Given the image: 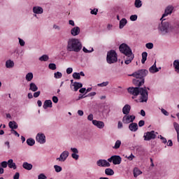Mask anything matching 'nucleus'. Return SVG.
I'll use <instances>...</instances> for the list:
<instances>
[{"instance_id": "1", "label": "nucleus", "mask_w": 179, "mask_h": 179, "mask_svg": "<svg viewBox=\"0 0 179 179\" xmlns=\"http://www.w3.org/2000/svg\"><path fill=\"white\" fill-rule=\"evenodd\" d=\"M173 6H167L166 8L165 9L164 13L162 15V17H161L160 19L162 22H161V25L159 27V30L161 33H162L163 34H166L173 31H177V30L179 29L178 24H173L169 22L164 21L166 20L164 17L171 14V13H173Z\"/></svg>"}, {"instance_id": "2", "label": "nucleus", "mask_w": 179, "mask_h": 179, "mask_svg": "<svg viewBox=\"0 0 179 179\" xmlns=\"http://www.w3.org/2000/svg\"><path fill=\"white\" fill-rule=\"evenodd\" d=\"M146 89L149 90V87L146 88V87H130L127 88V92H129V93H130V94L135 96L140 94L141 95V102H146L148 100V92L147 91Z\"/></svg>"}, {"instance_id": "3", "label": "nucleus", "mask_w": 179, "mask_h": 179, "mask_svg": "<svg viewBox=\"0 0 179 179\" xmlns=\"http://www.w3.org/2000/svg\"><path fill=\"white\" fill-rule=\"evenodd\" d=\"M148 74V71L145 69L138 70L133 74H131L130 76L136 78L133 79V84L138 87H141L144 84V78Z\"/></svg>"}, {"instance_id": "4", "label": "nucleus", "mask_w": 179, "mask_h": 179, "mask_svg": "<svg viewBox=\"0 0 179 179\" xmlns=\"http://www.w3.org/2000/svg\"><path fill=\"white\" fill-rule=\"evenodd\" d=\"M82 49V43L78 38H72L68 40L66 43V51L80 52Z\"/></svg>"}, {"instance_id": "5", "label": "nucleus", "mask_w": 179, "mask_h": 179, "mask_svg": "<svg viewBox=\"0 0 179 179\" xmlns=\"http://www.w3.org/2000/svg\"><path fill=\"white\" fill-rule=\"evenodd\" d=\"M106 61H108L109 64H115L117 62V54L114 50H111L108 52Z\"/></svg>"}, {"instance_id": "6", "label": "nucleus", "mask_w": 179, "mask_h": 179, "mask_svg": "<svg viewBox=\"0 0 179 179\" xmlns=\"http://www.w3.org/2000/svg\"><path fill=\"white\" fill-rule=\"evenodd\" d=\"M120 51L122 54H124L126 56H131L134 55L132 54V50H131L130 47L128 46L126 43H122V45H120Z\"/></svg>"}, {"instance_id": "7", "label": "nucleus", "mask_w": 179, "mask_h": 179, "mask_svg": "<svg viewBox=\"0 0 179 179\" xmlns=\"http://www.w3.org/2000/svg\"><path fill=\"white\" fill-rule=\"evenodd\" d=\"M108 161L110 163L113 162V165H119L122 162V158L119 155H113L108 158Z\"/></svg>"}, {"instance_id": "8", "label": "nucleus", "mask_w": 179, "mask_h": 179, "mask_svg": "<svg viewBox=\"0 0 179 179\" xmlns=\"http://www.w3.org/2000/svg\"><path fill=\"white\" fill-rule=\"evenodd\" d=\"M155 133V131H147V133H145L143 136L144 141H149L155 139L156 134Z\"/></svg>"}, {"instance_id": "9", "label": "nucleus", "mask_w": 179, "mask_h": 179, "mask_svg": "<svg viewBox=\"0 0 179 179\" xmlns=\"http://www.w3.org/2000/svg\"><path fill=\"white\" fill-rule=\"evenodd\" d=\"M136 117L135 115H126L122 117V123L124 124H128L129 123H133V122L135 120Z\"/></svg>"}, {"instance_id": "10", "label": "nucleus", "mask_w": 179, "mask_h": 179, "mask_svg": "<svg viewBox=\"0 0 179 179\" xmlns=\"http://www.w3.org/2000/svg\"><path fill=\"white\" fill-rule=\"evenodd\" d=\"M68 157H69V151H64L61 155H59V158H57V161H59V162H65V161L67 159Z\"/></svg>"}, {"instance_id": "11", "label": "nucleus", "mask_w": 179, "mask_h": 179, "mask_svg": "<svg viewBox=\"0 0 179 179\" xmlns=\"http://www.w3.org/2000/svg\"><path fill=\"white\" fill-rule=\"evenodd\" d=\"M97 166L99 167H110V164L106 159H99L97 161Z\"/></svg>"}, {"instance_id": "12", "label": "nucleus", "mask_w": 179, "mask_h": 179, "mask_svg": "<svg viewBox=\"0 0 179 179\" xmlns=\"http://www.w3.org/2000/svg\"><path fill=\"white\" fill-rule=\"evenodd\" d=\"M36 142H38L41 144L45 143V136L43 134H38L36 135Z\"/></svg>"}, {"instance_id": "13", "label": "nucleus", "mask_w": 179, "mask_h": 179, "mask_svg": "<svg viewBox=\"0 0 179 179\" xmlns=\"http://www.w3.org/2000/svg\"><path fill=\"white\" fill-rule=\"evenodd\" d=\"M93 125L96 127L98 129H103L104 127V123L103 122L99 121V120H93L92 121Z\"/></svg>"}, {"instance_id": "14", "label": "nucleus", "mask_w": 179, "mask_h": 179, "mask_svg": "<svg viewBox=\"0 0 179 179\" xmlns=\"http://www.w3.org/2000/svg\"><path fill=\"white\" fill-rule=\"evenodd\" d=\"M80 34V28L79 27H75L71 29V34L73 36H78Z\"/></svg>"}, {"instance_id": "15", "label": "nucleus", "mask_w": 179, "mask_h": 179, "mask_svg": "<svg viewBox=\"0 0 179 179\" xmlns=\"http://www.w3.org/2000/svg\"><path fill=\"white\" fill-rule=\"evenodd\" d=\"M129 129H130L131 131L136 132L138 131V124L135 122H131L129 125Z\"/></svg>"}, {"instance_id": "16", "label": "nucleus", "mask_w": 179, "mask_h": 179, "mask_svg": "<svg viewBox=\"0 0 179 179\" xmlns=\"http://www.w3.org/2000/svg\"><path fill=\"white\" fill-rule=\"evenodd\" d=\"M131 111V106L129 104L124 105V106L122 108V113L128 115L129 113H130Z\"/></svg>"}, {"instance_id": "17", "label": "nucleus", "mask_w": 179, "mask_h": 179, "mask_svg": "<svg viewBox=\"0 0 179 179\" xmlns=\"http://www.w3.org/2000/svg\"><path fill=\"white\" fill-rule=\"evenodd\" d=\"M33 13H34L35 14H43V8L41 6H34L33 7Z\"/></svg>"}, {"instance_id": "18", "label": "nucleus", "mask_w": 179, "mask_h": 179, "mask_svg": "<svg viewBox=\"0 0 179 179\" xmlns=\"http://www.w3.org/2000/svg\"><path fill=\"white\" fill-rule=\"evenodd\" d=\"M7 164H8V168L13 169V170L17 169L16 164H15L13 162V159H8V161L7 162Z\"/></svg>"}, {"instance_id": "19", "label": "nucleus", "mask_w": 179, "mask_h": 179, "mask_svg": "<svg viewBox=\"0 0 179 179\" xmlns=\"http://www.w3.org/2000/svg\"><path fill=\"white\" fill-rule=\"evenodd\" d=\"M52 102L50 100H46L44 101L43 103V108L47 109V108H52Z\"/></svg>"}, {"instance_id": "20", "label": "nucleus", "mask_w": 179, "mask_h": 179, "mask_svg": "<svg viewBox=\"0 0 179 179\" xmlns=\"http://www.w3.org/2000/svg\"><path fill=\"white\" fill-rule=\"evenodd\" d=\"M142 174V171L137 167H135L133 170L134 178H137Z\"/></svg>"}, {"instance_id": "21", "label": "nucleus", "mask_w": 179, "mask_h": 179, "mask_svg": "<svg viewBox=\"0 0 179 179\" xmlns=\"http://www.w3.org/2000/svg\"><path fill=\"white\" fill-rule=\"evenodd\" d=\"M22 167L25 170L30 171L32 169L33 166L31 164H29L28 162H24Z\"/></svg>"}, {"instance_id": "22", "label": "nucleus", "mask_w": 179, "mask_h": 179, "mask_svg": "<svg viewBox=\"0 0 179 179\" xmlns=\"http://www.w3.org/2000/svg\"><path fill=\"white\" fill-rule=\"evenodd\" d=\"M158 71H159V69H157V67H156V63H154L153 66H152L149 69V72L151 73H157Z\"/></svg>"}, {"instance_id": "23", "label": "nucleus", "mask_w": 179, "mask_h": 179, "mask_svg": "<svg viewBox=\"0 0 179 179\" xmlns=\"http://www.w3.org/2000/svg\"><path fill=\"white\" fill-rule=\"evenodd\" d=\"M38 90L36 85L34 83H31L29 85V90L33 92H36Z\"/></svg>"}, {"instance_id": "24", "label": "nucleus", "mask_w": 179, "mask_h": 179, "mask_svg": "<svg viewBox=\"0 0 179 179\" xmlns=\"http://www.w3.org/2000/svg\"><path fill=\"white\" fill-rule=\"evenodd\" d=\"M73 87H74V91L77 92L79 89H80L83 87V85L81 84V83L75 82L73 85Z\"/></svg>"}, {"instance_id": "25", "label": "nucleus", "mask_w": 179, "mask_h": 179, "mask_svg": "<svg viewBox=\"0 0 179 179\" xmlns=\"http://www.w3.org/2000/svg\"><path fill=\"white\" fill-rule=\"evenodd\" d=\"M173 67L176 70V72L179 74V60H174L173 62Z\"/></svg>"}, {"instance_id": "26", "label": "nucleus", "mask_w": 179, "mask_h": 179, "mask_svg": "<svg viewBox=\"0 0 179 179\" xmlns=\"http://www.w3.org/2000/svg\"><path fill=\"white\" fill-rule=\"evenodd\" d=\"M14 66V62L12 60H7V62H6V67L8 69H11L13 68Z\"/></svg>"}, {"instance_id": "27", "label": "nucleus", "mask_w": 179, "mask_h": 179, "mask_svg": "<svg viewBox=\"0 0 179 179\" xmlns=\"http://www.w3.org/2000/svg\"><path fill=\"white\" fill-rule=\"evenodd\" d=\"M8 127H10V129H17L18 128V125H17L16 122H8Z\"/></svg>"}, {"instance_id": "28", "label": "nucleus", "mask_w": 179, "mask_h": 179, "mask_svg": "<svg viewBox=\"0 0 179 179\" xmlns=\"http://www.w3.org/2000/svg\"><path fill=\"white\" fill-rule=\"evenodd\" d=\"M25 79L27 82H31L34 79V74L32 73H28L26 74Z\"/></svg>"}, {"instance_id": "29", "label": "nucleus", "mask_w": 179, "mask_h": 179, "mask_svg": "<svg viewBox=\"0 0 179 179\" xmlns=\"http://www.w3.org/2000/svg\"><path fill=\"white\" fill-rule=\"evenodd\" d=\"M126 57H127V59H126V61H124V64L128 65L129 64L132 62L133 59H134V55H133L126 56Z\"/></svg>"}, {"instance_id": "30", "label": "nucleus", "mask_w": 179, "mask_h": 179, "mask_svg": "<svg viewBox=\"0 0 179 179\" xmlns=\"http://www.w3.org/2000/svg\"><path fill=\"white\" fill-rule=\"evenodd\" d=\"M127 22L125 18L122 19V20L120 21V29H122L124 28V27L126 26Z\"/></svg>"}, {"instance_id": "31", "label": "nucleus", "mask_w": 179, "mask_h": 179, "mask_svg": "<svg viewBox=\"0 0 179 179\" xmlns=\"http://www.w3.org/2000/svg\"><path fill=\"white\" fill-rule=\"evenodd\" d=\"M174 129H176L178 134V141L179 142V124L177 122L173 123Z\"/></svg>"}, {"instance_id": "32", "label": "nucleus", "mask_w": 179, "mask_h": 179, "mask_svg": "<svg viewBox=\"0 0 179 179\" xmlns=\"http://www.w3.org/2000/svg\"><path fill=\"white\" fill-rule=\"evenodd\" d=\"M26 143H27L28 145H29L30 147H32L36 143V141L30 138H28L27 141H26Z\"/></svg>"}, {"instance_id": "33", "label": "nucleus", "mask_w": 179, "mask_h": 179, "mask_svg": "<svg viewBox=\"0 0 179 179\" xmlns=\"http://www.w3.org/2000/svg\"><path fill=\"white\" fill-rule=\"evenodd\" d=\"M147 56H148V54L146 52H144L142 53V60H141V63H142L143 64H145V62L147 60Z\"/></svg>"}, {"instance_id": "34", "label": "nucleus", "mask_w": 179, "mask_h": 179, "mask_svg": "<svg viewBox=\"0 0 179 179\" xmlns=\"http://www.w3.org/2000/svg\"><path fill=\"white\" fill-rule=\"evenodd\" d=\"M121 144H122L121 141L117 140V141H115V145L113 147V148L115 150H117L120 148V147H121Z\"/></svg>"}, {"instance_id": "35", "label": "nucleus", "mask_w": 179, "mask_h": 179, "mask_svg": "<svg viewBox=\"0 0 179 179\" xmlns=\"http://www.w3.org/2000/svg\"><path fill=\"white\" fill-rule=\"evenodd\" d=\"M114 170L112 169H106V174L108 175V176H112L114 175Z\"/></svg>"}, {"instance_id": "36", "label": "nucleus", "mask_w": 179, "mask_h": 179, "mask_svg": "<svg viewBox=\"0 0 179 179\" xmlns=\"http://www.w3.org/2000/svg\"><path fill=\"white\" fill-rule=\"evenodd\" d=\"M48 60V56L47 55H43L41 57H39V61L41 62H47Z\"/></svg>"}, {"instance_id": "37", "label": "nucleus", "mask_w": 179, "mask_h": 179, "mask_svg": "<svg viewBox=\"0 0 179 179\" xmlns=\"http://www.w3.org/2000/svg\"><path fill=\"white\" fill-rule=\"evenodd\" d=\"M142 6V3L141 0H136L135 1V7L136 8H141Z\"/></svg>"}, {"instance_id": "38", "label": "nucleus", "mask_w": 179, "mask_h": 179, "mask_svg": "<svg viewBox=\"0 0 179 179\" xmlns=\"http://www.w3.org/2000/svg\"><path fill=\"white\" fill-rule=\"evenodd\" d=\"M72 76L75 80H80V76L79 73H73Z\"/></svg>"}, {"instance_id": "39", "label": "nucleus", "mask_w": 179, "mask_h": 179, "mask_svg": "<svg viewBox=\"0 0 179 179\" xmlns=\"http://www.w3.org/2000/svg\"><path fill=\"white\" fill-rule=\"evenodd\" d=\"M53 168L55 169V171L57 173H59L62 171V167L59 166V165H55V166H53Z\"/></svg>"}, {"instance_id": "40", "label": "nucleus", "mask_w": 179, "mask_h": 179, "mask_svg": "<svg viewBox=\"0 0 179 179\" xmlns=\"http://www.w3.org/2000/svg\"><path fill=\"white\" fill-rule=\"evenodd\" d=\"M62 76V73L57 71V73H55V79H60Z\"/></svg>"}, {"instance_id": "41", "label": "nucleus", "mask_w": 179, "mask_h": 179, "mask_svg": "<svg viewBox=\"0 0 179 179\" xmlns=\"http://www.w3.org/2000/svg\"><path fill=\"white\" fill-rule=\"evenodd\" d=\"M48 68L50 69H52V71H55L57 69L56 64H48Z\"/></svg>"}, {"instance_id": "42", "label": "nucleus", "mask_w": 179, "mask_h": 179, "mask_svg": "<svg viewBox=\"0 0 179 179\" xmlns=\"http://www.w3.org/2000/svg\"><path fill=\"white\" fill-rule=\"evenodd\" d=\"M137 19H138V16L136 15H131L130 17V20L131 22H135L137 20Z\"/></svg>"}, {"instance_id": "43", "label": "nucleus", "mask_w": 179, "mask_h": 179, "mask_svg": "<svg viewBox=\"0 0 179 179\" xmlns=\"http://www.w3.org/2000/svg\"><path fill=\"white\" fill-rule=\"evenodd\" d=\"M146 48H148V50H152L153 48V43H146Z\"/></svg>"}, {"instance_id": "44", "label": "nucleus", "mask_w": 179, "mask_h": 179, "mask_svg": "<svg viewBox=\"0 0 179 179\" xmlns=\"http://www.w3.org/2000/svg\"><path fill=\"white\" fill-rule=\"evenodd\" d=\"M1 166L3 167V169H6L8 167V162L3 161L1 163Z\"/></svg>"}, {"instance_id": "45", "label": "nucleus", "mask_w": 179, "mask_h": 179, "mask_svg": "<svg viewBox=\"0 0 179 179\" xmlns=\"http://www.w3.org/2000/svg\"><path fill=\"white\" fill-rule=\"evenodd\" d=\"M10 134H14L15 136H17V137H20V134H19V133H17L16 131H15L14 129H12L10 130Z\"/></svg>"}, {"instance_id": "46", "label": "nucleus", "mask_w": 179, "mask_h": 179, "mask_svg": "<svg viewBox=\"0 0 179 179\" xmlns=\"http://www.w3.org/2000/svg\"><path fill=\"white\" fill-rule=\"evenodd\" d=\"M19 43H20V45H21V47H24L25 45L24 41L21 39L20 38H19Z\"/></svg>"}, {"instance_id": "47", "label": "nucleus", "mask_w": 179, "mask_h": 179, "mask_svg": "<svg viewBox=\"0 0 179 179\" xmlns=\"http://www.w3.org/2000/svg\"><path fill=\"white\" fill-rule=\"evenodd\" d=\"M98 12H99V10H97L96 8H94L93 10H91L90 13L92 15H96Z\"/></svg>"}, {"instance_id": "48", "label": "nucleus", "mask_w": 179, "mask_h": 179, "mask_svg": "<svg viewBox=\"0 0 179 179\" xmlns=\"http://www.w3.org/2000/svg\"><path fill=\"white\" fill-rule=\"evenodd\" d=\"M108 85V82H103L101 84H98V87H106Z\"/></svg>"}, {"instance_id": "49", "label": "nucleus", "mask_w": 179, "mask_h": 179, "mask_svg": "<svg viewBox=\"0 0 179 179\" xmlns=\"http://www.w3.org/2000/svg\"><path fill=\"white\" fill-rule=\"evenodd\" d=\"M72 158L74 159L75 160H78L79 159V155H77V153H73L72 154Z\"/></svg>"}, {"instance_id": "50", "label": "nucleus", "mask_w": 179, "mask_h": 179, "mask_svg": "<svg viewBox=\"0 0 179 179\" xmlns=\"http://www.w3.org/2000/svg\"><path fill=\"white\" fill-rule=\"evenodd\" d=\"M41 95V91H37L36 92L33 94V96H34V98H37Z\"/></svg>"}, {"instance_id": "51", "label": "nucleus", "mask_w": 179, "mask_h": 179, "mask_svg": "<svg viewBox=\"0 0 179 179\" xmlns=\"http://www.w3.org/2000/svg\"><path fill=\"white\" fill-rule=\"evenodd\" d=\"M59 101L58 97H57L56 96H52V102L55 103H57Z\"/></svg>"}, {"instance_id": "52", "label": "nucleus", "mask_w": 179, "mask_h": 179, "mask_svg": "<svg viewBox=\"0 0 179 179\" xmlns=\"http://www.w3.org/2000/svg\"><path fill=\"white\" fill-rule=\"evenodd\" d=\"M138 127H142L145 125V121L144 120H140L138 121Z\"/></svg>"}, {"instance_id": "53", "label": "nucleus", "mask_w": 179, "mask_h": 179, "mask_svg": "<svg viewBox=\"0 0 179 179\" xmlns=\"http://www.w3.org/2000/svg\"><path fill=\"white\" fill-rule=\"evenodd\" d=\"M161 113H162L165 116H169V113L164 108L161 109Z\"/></svg>"}, {"instance_id": "54", "label": "nucleus", "mask_w": 179, "mask_h": 179, "mask_svg": "<svg viewBox=\"0 0 179 179\" xmlns=\"http://www.w3.org/2000/svg\"><path fill=\"white\" fill-rule=\"evenodd\" d=\"M38 179H47V176H45L44 173H41V175L38 176Z\"/></svg>"}, {"instance_id": "55", "label": "nucleus", "mask_w": 179, "mask_h": 179, "mask_svg": "<svg viewBox=\"0 0 179 179\" xmlns=\"http://www.w3.org/2000/svg\"><path fill=\"white\" fill-rule=\"evenodd\" d=\"M127 157V159L129 160V161H132L133 160V159H134L135 158V156L134 155H133V154H131V155L130 156H129V157Z\"/></svg>"}, {"instance_id": "56", "label": "nucleus", "mask_w": 179, "mask_h": 179, "mask_svg": "<svg viewBox=\"0 0 179 179\" xmlns=\"http://www.w3.org/2000/svg\"><path fill=\"white\" fill-rule=\"evenodd\" d=\"M72 73H73V69L72 68L66 69V74H71Z\"/></svg>"}, {"instance_id": "57", "label": "nucleus", "mask_w": 179, "mask_h": 179, "mask_svg": "<svg viewBox=\"0 0 179 179\" xmlns=\"http://www.w3.org/2000/svg\"><path fill=\"white\" fill-rule=\"evenodd\" d=\"M95 95H96V93L95 92H92L88 94V95H87V96L91 97V96H94Z\"/></svg>"}, {"instance_id": "58", "label": "nucleus", "mask_w": 179, "mask_h": 179, "mask_svg": "<svg viewBox=\"0 0 179 179\" xmlns=\"http://www.w3.org/2000/svg\"><path fill=\"white\" fill-rule=\"evenodd\" d=\"M73 154H78V150L77 148H71Z\"/></svg>"}, {"instance_id": "59", "label": "nucleus", "mask_w": 179, "mask_h": 179, "mask_svg": "<svg viewBox=\"0 0 179 179\" xmlns=\"http://www.w3.org/2000/svg\"><path fill=\"white\" fill-rule=\"evenodd\" d=\"M83 52H85V53L92 52H93V48L91 50V51H90V50H88L87 48H83Z\"/></svg>"}, {"instance_id": "60", "label": "nucleus", "mask_w": 179, "mask_h": 179, "mask_svg": "<svg viewBox=\"0 0 179 179\" xmlns=\"http://www.w3.org/2000/svg\"><path fill=\"white\" fill-rule=\"evenodd\" d=\"M87 119L90 121H93V115L92 114L89 115Z\"/></svg>"}, {"instance_id": "61", "label": "nucleus", "mask_w": 179, "mask_h": 179, "mask_svg": "<svg viewBox=\"0 0 179 179\" xmlns=\"http://www.w3.org/2000/svg\"><path fill=\"white\" fill-rule=\"evenodd\" d=\"M78 115H79V116H83L84 115L83 110H78Z\"/></svg>"}, {"instance_id": "62", "label": "nucleus", "mask_w": 179, "mask_h": 179, "mask_svg": "<svg viewBox=\"0 0 179 179\" xmlns=\"http://www.w3.org/2000/svg\"><path fill=\"white\" fill-rule=\"evenodd\" d=\"M117 128L119 129L123 128V123H122L121 122H119L117 123Z\"/></svg>"}, {"instance_id": "63", "label": "nucleus", "mask_w": 179, "mask_h": 179, "mask_svg": "<svg viewBox=\"0 0 179 179\" xmlns=\"http://www.w3.org/2000/svg\"><path fill=\"white\" fill-rule=\"evenodd\" d=\"M86 92V88H81L79 90V92L81 93V94H83Z\"/></svg>"}, {"instance_id": "64", "label": "nucleus", "mask_w": 179, "mask_h": 179, "mask_svg": "<svg viewBox=\"0 0 179 179\" xmlns=\"http://www.w3.org/2000/svg\"><path fill=\"white\" fill-rule=\"evenodd\" d=\"M19 176H20L19 173H15L13 179H19Z\"/></svg>"}]
</instances>
